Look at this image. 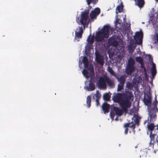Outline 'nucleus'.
Masks as SVG:
<instances>
[{"label": "nucleus", "mask_w": 158, "mask_h": 158, "mask_svg": "<svg viewBox=\"0 0 158 158\" xmlns=\"http://www.w3.org/2000/svg\"><path fill=\"white\" fill-rule=\"evenodd\" d=\"M133 97L131 91H128L123 94L118 93L114 96L113 99L114 102L118 103L124 112L127 113L131 106L130 100Z\"/></svg>", "instance_id": "f257e3e1"}, {"label": "nucleus", "mask_w": 158, "mask_h": 158, "mask_svg": "<svg viewBox=\"0 0 158 158\" xmlns=\"http://www.w3.org/2000/svg\"><path fill=\"white\" fill-rule=\"evenodd\" d=\"M147 133H149L150 139L149 146L154 149V144L156 142L155 136L158 133V124L155 125L153 123L148 122L147 126ZM156 140L158 145V135L156 138Z\"/></svg>", "instance_id": "f03ea898"}, {"label": "nucleus", "mask_w": 158, "mask_h": 158, "mask_svg": "<svg viewBox=\"0 0 158 158\" xmlns=\"http://www.w3.org/2000/svg\"><path fill=\"white\" fill-rule=\"evenodd\" d=\"M148 98H144V102L145 104L148 106L149 118L150 121L153 122L156 120L157 115L156 113L158 111V109L157 106L158 102L156 96L155 100L156 102H153V106H151V97L147 95Z\"/></svg>", "instance_id": "7ed1b4c3"}, {"label": "nucleus", "mask_w": 158, "mask_h": 158, "mask_svg": "<svg viewBox=\"0 0 158 158\" xmlns=\"http://www.w3.org/2000/svg\"><path fill=\"white\" fill-rule=\"evenodd\" d=\"M110 26L106 25L104 26L101 31L96 33L95 39L97 42H102L104 40V38H108L109 36Z\"/></svg>", "instance_id": "20e7f679"}, {"label": "nucleus", "mask_w": 158, "mask_h": 158, "mask_svg": "<svg viewBox=\"0 0 158 158\" xmlns=\"http://www.w3.org/2000/svg\"><path fill=\"white\" fill-rule=\"evenodd\" d=\"M106 82L108 85L111 87H113L114 86L113 81L110 79L107 76L101 77H99L98 81L99 86L101 88H106Z\"/></svg>", "instance_id": "39448f33"}, {"label": "nucleus", "mask_w": 158, "mask_h": 158, "mask_svg": "<svg viewBox=\"0 0 158 158\" xmlns=\"http://www.w3.org/2000/svg\"><path fill=\"white\" fill-rule=\"evenodd\" d=\"M135 61L134 59L130 58L128 60V64L126 70V73L128 75L131 74L135 70L134 65Z\"/></svg>", "instance_id": "423d86ee"}, {"label": "nucleus", "mask_w": 158, "mask_h": 158, "mask_svg": "<svg viewBox=\"0 0 158 158\" xmlns=\"http://www.w3.org/2000/svg\"><path fill=\"white\" fill-rule=\"evenodd\" d=\"M89 13V10H87L82 12L81 14L80 22L82 25H83L84 29L85 28L86 25L88 24V19Z\"/></svg>", "instance_id": "0eeeda50"}, {"label": "nucleus", "mask_w": 158, "mask_h": 158, "mask_svg": "<svg viewBox=\"0 0 158 158\" xmlns=\"http://www.w3.org/2000/svg\"><path fill=\"white\" fill-rule=\"evenodd\" d=\"M83 32L82 27H78L75 32L74 40H76L77 41H79L80 39L82 38Z\"/></svg>", "instance_id": "6e6552de"}, {"label": "nucleus", "mask_w": 158, "mask_h": 158, "mask_svg": "<svg viewBox=\"0 0 158 158\" xmlns=\"http://www.w3.org/2000/svg\"><path fill=\"white\" fill-rule=\"evenodd\" d=\"M143 37V34L142 31H137L136 33L134 40L137 44L139 45L142 44Z\"/></svg>", "instance_id": "1a4fd4ad"}, {"label": "nucleus", "mask_w": 158, "mask_h": 158, "mask_svg": "<svg viewBox=\"0 0 158 158\" xmlns=\"http://www.w3.org/2000/svg\"><path fill=\"white\" fill-rule=\"evenodd\" d=\"M100 9L98 7H97L94 9V10H92L90 14V18L91 19H93L94 18L96 19V17L100 14Z\"/></svg>", "instance_id": "9d476101"}, {"label": "nucleus", "mask_w": 158, "mask_h": 158, "mask_svg": "<svg viewBox=\"0 0 158 158\" xmlns=\"http://www.w3.org/2000/svg\"><path fill=\"white\" fill-rule=\"evenodd\" d=\"M82 61L84 64L85 68L88 69L89 70H90L91 73H94V71L93 67H89V68H88L89 66V61L86 56H84L83 57Z\"/></svg>", "instance_id": "9b49d317"}, {"label": "nucleus", "mask_w": 158, "mask_h": 158, "mask_svg": "<svg viewBox=\"0 0 158 158\" xmlns=\"http://www.w3.org/2000/svg\"><path fill=\"white\" fill-rule=\"evenodd\" d=\"M96 54V61L98 63L101 65L104 64V59L99 53H95Z\"/></svg>", "instance_id": "f8f14e48"}, {"label": "nucleus", "mask_w": 158, "mask_h": 158, "mask_svg": "<svg viewBox=\"0 0 158 158\" xmlns=\"http://www.w3.org/2000/svg\"><path fill=\"white\" fill-rule=\"evenodd\" d=\"M109 43L113 46L116 47L118 44V43L116 40L114 38L110 37L109 40Z\"/></svg>", "instance_id": "ddd939ff"}, {"label": "nucleus", "mask_w": 158, "mask_h": 158, "mask_svg": "<svg viewBox=\"0 0 158 158\" xmlns=\"http://www.w3.org/2000/svg\"><path fill=\"white\" fill-rule=\"evenodd\" d=\"M110 107V105L106 102H105L102 104V108L104 113L109 112Z\"/></svg>", "instance_id": "4468645a"}, {"label": "nucleus", "mask_w": 158, "mask_h": 158, "mask_svg": "<svg viewBox=\"0 0 158 158\" xmlns=\"http://www.w3.org/2000/svg\"><path fill=\"white\" fill-rule=\"evenodd\" d=\"M113 110L115 112L116 115L121 116L123 112H124L123 110L118 108L117 107L114 106L113 108Z\"/></svg>", "instance_id": "2eb2a0df"}, {"label": "nucleus", "mask_w": 158, "mask_h": 158, "mask_svg": "<svg viewBox=\"0 0 158 158\" xmlns=\"http://www.w3.org/2000/svg\"><path fill=\"white\" fill-rule=\"evenodd\" d=\"M86 88L88 91H93L95 89V85L91 81H90L89 84V86H87Z\"/></svg>", "instance_id": "dca6fc26"}, {"label": "nucleus", "mask_w": 158, "mask_h": 158, "mask_svg": "<svg viewBox=\"0 0 158 158\" xmlns=\"http://www.w3.org/2000/svg\"><path fill=\"white\" fill-rule=\"evenodd\" d=\"M126 77L124 75L121 76L119 78H118V81L119 82V84L124 85Z\"/></svg>", "instance_id": "f3484780"}, {"label": "nucleus", "mask_w": 158, "mask_h": 158, "mask_svg": "<svg viewBox=\"0 0 158 158\" xmlns=\"http://www.w3.org/2000/svg\"><path fill=\"white\" fill-rule=\"evenodd\" d=\"M90 36L91 34L89 35L88 36L87 39V41L88 44L90 45H92L94 41V35H93L91 37H90Z\"/></svg>", "instance_id": "a211bd4d"}, {"label": "nucleus", "mask_w": 158, "mask_h": 158, "mask_svg": "<svg viewBox=\"0 0 158 158\" xmlns=\"http://www.w3.org/2000/svg\"><path fill=\"white\" fill-rule=\"evenodd\" d=\"M137 1V5L140 8L142 7L144 4V0H135Z\"/></svg>", "instance_id": "6ab92c4d"}, {"label": "nucleus", "mask_w": 158, "mask_h": 158, "mask_svg": "<svg viewBox=\"0 0 158 158\" xmlns=\"http://www.w3.org/2000/svg\"><path fill=\"white\" fill-rule=\"evenodd\" d=\"M120 20L119 19H117L115 22V27L119 29L121 28V23L119 22Z\"/></svg>", "instance_id": "aec40b11"}, {"label": "nucleus", "mask_w": 158, "mask_h": 158, "mask_svg": "<svg viewBox=\"0 0 158 158\" xmlns=\"http://www.w3.org/2000/svg\"><path fill=\"white\" fill-rule=\"evenodd\" d=\"M123 6L122 4L118 6L116 8V13H120L123 11Z\"/></svg>", "instance_id": "412c9836"}, {"label": "nucleus", "mask_w": 158, "mask_h": 158, "mask_svg": "<svg viewBox=\"0 0 158 158\" xmlns=\"http://www.w3.org/2000/svg\"><path fill=\"white\" fill-rule=\"evenodd\" d=\"M91 98L90 96H88L86 98V103L88 108H90L91 106Z\"/></svg>", "instance_id": "4be33fe9"}, {"label": "nucleus", "mask_w": 158, "mask_h": 158, "mask_svg": "<svg viewBox=\"0 0 158 158\" xmlns=\"http://www.w3.org/2000/svg\"><path fill=\"white\" fill-rule=\"evenodd\" d=\"M98 0H86V2L88 5H90L91 3L94 5H95L98 2Z\"/></svg>", "instance_id": "5701e85b"}, {"label": "nucleus", "mask_w": 158, "mask_h": 158, "mask_svg": "<svg viewBox=\"0 0 158 158\" xmlns=\"http://www.w3.org/2000/svg\"><path fill=\"white\" fill-rule=\"evenodd\" d=\"M82 73L86 78H88L89 77V74L88 71L86 69H84L83 70Z\"/></svg>", "instance_id": "b1692460"}, {"label": "nucleus", "mask_w": 158, "mask_h": 158, "mask_svg": "<svg viewBox=\"0 0 158 158\" xmlns=\"http://www.w3.org/2000/svg\"><path fill=\"white\" fill-rule=\"evenodd\" d=\"M126 87L128 89L132 90L133 88V85L130 82H127L126 83Z\"/></svg>", "instance_id": "393cba45"}, {"label": "nucleus", "mask_w": 158, "mask_h": 158, "mask_svg": "<svg viewBox=\"0 0 158 158\" xmlns=\"http://www.w3.org/2000/svg\"><path fill=\"white\" fill-rule=\"evenodd\" d=\"M151 73H152V77H154L156 75V68H152Z\"/></svg>", "instance_id": "a878e982"}, {"label": "nucleus", "mask_w": 158, "mask_h": 158, "mask_svg": "<svg viewBox=\"0 0 158 158\" xmlns=\"http://www.w3.org/2000/svg\"><path fill=\"white\" fill-rule=\"evenodd\" d=\"M110 96L107 93L106 94L103 96V98L105 101H108L110 100Z\"/></svg>", "instance_id": "bb28decb"}, {"label": "nucleus", "mask_w": 158, "mask_h": 158, "mask_svg": "<svg viewBox=\"0 0 158 158\" xmlns=\"http://www.w3.org/2000/svg\"><path fill=\"white\" fill-rule=\"evenodd\" d=\"M124 85L119 84L118 85V88H117V91H120L122 89H123Z\"/></svg>", "instance_id": "cd10ccee"}, {"label": "nucleus", "mask_w": 158, "mask_h": 158, "mask_svg": "<svg viewBox=\"0 0 158 158\" xmlns=\"http://www.w3.org/2000/svg\"><path fill=\"white\" fill-rule=\"evenodd\" d=\"M139 120L140 119L138 117L135 118V119L134 120V122L135 123V124H136L138 126L139 125Z\"/></svg>", "instance_id": "c85d7f7f"}, {"label": "nucleus", "mask_w": 158, "mask_h": 158, "mask_svg": "<svg viewBox=\"0 0 158 158\" xmlns=\"http://www.w3.org/2000/svg\"><path fill=\"white\" fill-rule=\"evenodd\" d=\"M96 96V99H99L101 97V94L99 93V91L98 90L96 92V94L95 95Z\"/></svg>", "instance_id": "c756f323"}, {"label": "nucleus", "mask_w": 158, "mask_h": 158, "mask_svg": "<svg viewBox=\"0 0 158 158\" xmlns=\"http://www.w3.org/2000/svg\"><path fill=\"white\" fill-rule=\"evenodd\" d=\"M108 71L112 75H114L115 73L113 70L110 67H108Z\"/></svg>", "instance_id": "7c9ffc66"}, {"label": "nucleus", "mask_w": 158, "mask_h": 158, "mask_svg": "<svg viewBox=\"0 0 158 158\" xmlns=\"http://www.w3.org/2000/svg\"><path fill=\"white\" fill-rule=\"evenodd\" d=\"M135 60L137 62H139L140 63L142 62L143 61V60L140 56L136 57Z\"/></svg>", "instance_id": "2f4dec72"}, {"label": "nucleus", "mask_w": 158, "mask_h": 158, "mask_svg": "<svg viewBox=\"0 0 158 158\" xmlns=\"http://www.w3.org/2000/svg\"><path fill=\"white\" fill-rule=\"evenodd\" d=\"M92 45H90L88 44L85 46V49L86 51H89L91 48V46Z\"/></svg>", "instance_id": "473e14b6"}, {"label": "nucleus", "mask_w": 158, "mask_h": 158, "mask_svg": "<svg viewBox=\"0 0 158 158\" xmlns=\"http://www.w3.org/2000/svg\"><path fill=\"white\" fill-rule=\"evenodd\" d=\"M129 127L130 128H131L134 131V130L135 127V123H132L131 125Z\"/></svg>", "instance_id": "72a5a7b5"}, {"label": "nucleus", "mask_w": 158, "mask_h": 158, "mask_svg": "<svg viewBox=\"0 0 158 158\" xmlns=\"http://www.w3.org/2000/svg\"><path fill=\"white\" fill-rule=\"evenodd\" d=\"M141 154L142 155V156H146L147 155V152L145 151H141Z\"/></svg>", "instance_id": "f704fd0d"}, {"label": "nucleus", "mask_w": 158, "mask_h": 158, "mask_svg": "<svg viewBox=\"0 0 158 158\" xmlns=\"http://www.w3.org/2000/svg\"><path fill=\"white\" fill-rule=\"evenodd\" d=\"M130 123H126L124 124V127L125 128H127V127H129Z\"/></svg>", "instance_id": "c9c22d12"}, {"label": "nucleus", "mask_w": 158, "mask_h": 158, "mask_svg": "<svg viewBox=\"0 0 158 158\" xmlns=\"http://www.w3.org/2000/svg\"><path fill=\"white\" fill-rule=\"evenodd\" d=\"M128 48L129 50H132L133 51V46L132 45H129L128 46Z\"/></svg>", "instance_id": "e433bc0d"}, {"label": "nucleus", "mask_w": 158, "mask_h": 158, "mask_svg": "<svg viewBox=\"0 0 158 158\" xmlns=\"http://www.w3.org/2000/svg\"><path fill=\"white\" fill-rule=\"evenodd\" d=\"M96 105L97 106H98L100 104L99 102V99H96Z\"/></svg>", "instance_id": "4c0bfd02"}, {"label": "nucleus", "mask_w": 158, "mask_h": 158, "mask_svg": "<svg viewBox=\"0 0 158 158\" xmlns=\"http://www.w3.org/2000/svg\"><path fill=\"white\" fill-rule=\"evenodd\" d=\"M141 65V66L142 68H144V69L145 70V69L144 67V64L143 62V61L142 62H141L140 63Z\"/></svg>", "instance_id": "58836bf2"}, {"label": "nucleus", "mask_w": 158, "mask_h": 158, "mask_svg": "<svg viewBox=\"0 0 158 158\" xmlns=\"http://www.w3.org/2000/svg\"><path fill=\"white\" fill-rule=\"evenodd\" d=\"M128 129L127 128H125L124 131V133L125 134H127L128 132Z\"/></svg>", "instance_id": "ea45409f"}, {"label": "nucleus", "mask_w": 158, "mask_h": 158, "mask_svg": "<svg viewBox=\"0 0 158 158\" xmlns=\"http://www.w3.org/2000/svg\"><path fill=\"white\" fill-rule=\"evenodd\" d=\"M112 111H111L110 112V114L112 116L113 115H114V113H113L112 112Z\"/></svg>", "instance_id": "a19ab883"}, {"label": "nucleus", "mask_w": 158, "mask_h": 158, "mask_svg": "<svg viewBox=\"0 0 158 158\" xmlns=\"http://www.w3.org/2000/svg\"><path fill=\"white\" fill-rule=\"evenodd\" d=\"M156 39H157V42L158 43V33L156 34Z\"/></svg>", "instance_id": "79ce46f5"}, {"label": "nucleus", "mask_w": 158, "mask_h": 158, "mask_svg": "<svg viewBox=\"0 0 158 158\" xmlns=\"http://www.w3.org/2000/svg\"><path fill=\"white\" fill-rule=\"evenodd\" d=\"M156 39H157V42L158 43V33L156 34Z\"/></svg>", "instance_id": "37998d69"}, {"label": "nucleus", "mask_w": 158, "mask_h": 158, "mask_svg": "<svg viewBox=\"0 0 158 158\" xmlns=\"http://www.w3.org/2000/svg\"><path fill=\"white\" fill-rule=\"evenodd\" d=\"M79 19V18L77 17H76V20L77 22L78 23Z\"/></svg>", "instance_id": "c03bdc74"}, {"label": "nucleus", "mask_w": 158, "mask_h": 158, "mask_svg": "<svg viewBox=\"0 0 158 158\" xmlns=\"http://www.w3.org/2000/svg\"><path fill=\"white\" fill-rule=\"evenodd\" d=\"M154 67L155 68H156L155 64H153L152 68H154Z\"/></svg>", "instance_id": "a18cd8bd"}, {"label": "nucleus", "mask_w": 158, "mask_h": 158, "mask_svg": "<svg viewBox=\"0 0 158 158\" xmlns=\"http://www.w3.org/2000/svg\"><path fill=\"white\" fill-rule=\"evenodd\" d=\"M89 6V9H91L92 8V6H90V5H88Z\"/></svg>", "instance_id": "49530a36"}, {"label": "nucleus", "mask_w": 158, "mask_h": 158, "mask_svg": "<svg viewBox=\"0 0 158 158\" xmlns=\"http://www.w3.org/2000/svg\"><path fill=\"white\" fill-rule=\"evenodd\" d=\"M148 56H149V58H151V55H148Z\"/></svg>", "instance_id": "de8ad7c7"}, {"label": "nucleus", "mask_w": 158, "mask_h": 158, "mask_svg": "<svg viewBox=\"0 0 158 158\" xmlns=\"http://www.w3.org/2000/svg\"><path fill=\"white\" fill-rule=\"evenodd\" d=\"M154 152H155V153H156V150H154Z\"/></svg>", "instance_id": "09e8293b"}, {"label": "nucleus", "mask_w": 158, "mask_h": 158, "mask_svg": "<svg viewBox=\"0 0 158 158\" xmlns=\"http://www.w3.org/2000/svg\"><path fill=\"white\" fill-rule=\"evenodd\" d=\"M146 122H147V121H145L144 122V123L145 124V123H146Z\"/></svg>", "instance_id": "8fccbe9b"}, {"label": "nucleus", "mask_w": 158, "mask_h": 158, "mask_svg": "<svg viewBox=\"0 0 158 158\" xmlns=\"http://www.w3.org/2000/svg\"><path fill=\"white\" fill-rule=\"evenodd\" d=\"M156 2H158V0H155Z\"/></svg>", "instance_id": "3c124183"}]
</instances>
